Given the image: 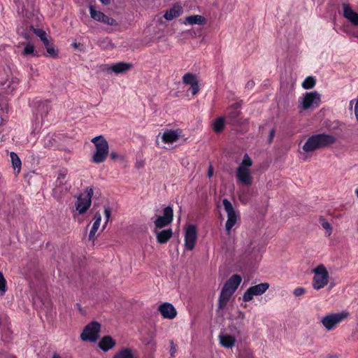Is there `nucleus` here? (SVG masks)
<instances>
[{"label":"nucleus","mask_w":358,"mask_h":358,"mask_svg":"<svg viewBox=\"0 0 358 358\" xmlns=\"http://www.w3.org/2000/svg\"><path fill=\"white\" fill-rule=\"evenodd\" d=\"M50 110V106L48 101H41L38 104L37 110L41 116H46Z\"/></svg>","instance_id":"30"},{"label":"nucleus","mask_w":358,"mask_h":358,"mask_svg":"<svg viewBox=\"0 0 358 358\" xmlns=\"http://www.w3.org/2000/svg\"><path fill=\"white\" fill-rule=\"evenodd\" d=\"M316 80L312 76L307 77L302 83V87L306 90L312 89L315 85Z\"/></svg>","instance_id":"36"},{"label":"nucleus","mask_w":358,"mask_h":358,"mask_svg":"<svg viewBox=\"0 0 358 358\" xmlns=\"http://www.w3.org/2000/svg\"><path fill=\"white\" fill-rule=\"evenodd\" d=\"M170 344H171V357H174V354L176 353V345L173 343V341H170Z\"/></svg>","instance_id":"44"},{"label":"nucleus","mask_w":358,"mask_h":358,"mask_svg":"<svg viewBox=\"0 0 358 358\" xmlns=\"http://www.w3.org/2000/svg\"><path fill=\"white\" fill-rule=\"evenodd\" d=\"M103 4L108 5L110 3V0H99Z\"/></svg>","instance_id":"49"},{"label":"nucleus","mask_w":358,"mask_h":358,"mask_svg":"<svg viewBox=\"0 0 358 358\" xmlns=\"http://www.w3.org/2000/svg\"><path fill=\"white\" fill-rule=\"evenodd\" d=\"M313 273L315 275L313 278V287L315 289L318 290L328 284L329 275L323 264L317 266L313 270Z\"/></svg>","instance_id":"5"},{"label":"nucleus","mask_w":358,"mask_h":358,"mask_svg":"<svg viewBox=\"0 0 358 358\" xmlns=\"http://www.w3.org/2000/svg\"><path fill=\"white\" fill-rule=\"evenodd\" d=\"M189 90L192 91V94L193 95L196 94L199 92V90H200V87L199 85V82L194 83V84H193L192 85H190Z\"/></svg>","instance_id":"42"},{"label":"nucleus","mask_w":358,"mask_h":358,"mask_svg":"<svg viewBox=\"0 0 358 358\" xmlns=\"http://www.w3.org/2000/svg\"><path fill=\"white\" fill-rule=\"evenodd\" d=\"M52 358H61L60 356L57 354H54Z\"/></svg>","instance_id":"50"},{"label":"nucleus","mask_w":358,"mask_h":358,"mask_svg":"<svg viewBox=\"0 0 358 358\" xmlns=\"http://www.w3.org/2000/svg\"><path fill=\"white\" fill-rule=\"evenodd\" d=\"M242 281V278L240 275L234 274L224 283L222 287L226 288L234 293L239 285Z\"/></svg>","instance_id":"19"},{"label":"nucleus","mask_w":358,"mask_h":358,"mask_svg":"<svg viewBox=\"0 0 358 358\" xmlns=\"http://www.w3.org/2000/svg\"><path fill=\"white\" fill-rule=\"evenodd\" d=\"M113 358H134V356L131 349L125 348L117 352Z\"/></svg>","instance_id":"31"},{"label":"nucleus","mask_w":358,"mask_h":358,"mask_svg":"<svg viewBox=\"0 0 358 358\" xmlns=\"http://www.w3.org/2000/svg\"><path fill=\"white\" fill-rule=\"evenodd\" d=\"M269 287V284L262 282L259 285L249 287L244 293L243 299L244 301H250L254 296L264 294Z\"/></svg>","instance_id":"11"},{"label":"nucleus","mask_w":358,"mask_h":358,"mask_svg":"<svg viewBox=\"0 0 358 358\" xmlns=\"http://www.w3.org/2000/svg\"><path fill=\"white\" fill-rule=\"evenodd\" d=\"M157 233V240L160 244L167 243L173 236V231L171 229H164Z\"/></svg>","instance_id":"25"},{"label":"nucleus","mask_w":358,"mask_h":358,"mask_svg":"<svg viewBox=\"0 0 358 358\" xmlns=\"http://www.w3.org/2000/svg\"><path fill=\"white\" fill-rule=\"evenodd\" d=\"M158 310L162 314V317L166 319L172 320L176 317L177 311L174 306L170 303H164L159 306Z\"/></svg>","instance_id":"16"},{"label":"nucleus","mask_w":358,"mask_h":358,"mask_svg":"<svg viewBox=\"0 0 358 358\" xmlns=\"http://www.w3.org/2000/svg\"><path fill=\"white\" fill-rule=\"evenodd\" d=\"M91 141L94 144L96 148V151L92 156V161L96 164L103 162L109 152L108 141L101 135L93 138Z\"/></svg>","instance_id":"2"},{"label":"nucleus","mask_w":358,"mask_h":358,"mask_svg":"<svg viewBox=\"0 0 358 358\" xmlns=\"http://www.w3.org/2000/svg\"><path fill=\"white\" fill-rule=\"evenodd\" d=\"M222 203L227 214V220L225 224L226 231L228 234H230L231 229L237 222L238 215L231 203L227 199H223Z\"/></svg>","instance_id":"9"},{"label":"nucleus","mask_w":358,"mask_h":358,"mask_svg":"<svg viewBox=\"0 0 358 358\" xmlns=\"http://www.w3.org/2000/svg\"><path fill=\"white\" fill-rule=\"evenodd\" d=\"M234 293L222 287L218 300V309H224Z\"/></svg>","instance_id":"21"},{"label":"nucleus","mask_w":358,"mask_h":358,"mask_svg":"<svg viewBox=\"0 0 358 358\" xmlns=\"http://www.w3.org/2000/svg\"><path fill=\"white\" fill-rule=\"evenodd\" d=\"M132 66L133 65L131 63L120 62L108 66L105 69L114 72L116 74H119L127 72L132 68Z\"/></svg>","instance_id":"17"},{"label":"nucleus","mask_w":358,"mask_h":358,"mask_svg":"<svg viewBox=\"0 0 358 358\" xmlns=\"http://www.w3.org/2000/svg\"><path fill=\"white\" fill-rule=\"evenodd\" d=\"M224 127V117H220L217 118L214 123V131L216 133L221 132Z\"/></svg>","instance_id":"35"},{"label":"nucleus","mask_w":358,"mask_h":358,"mask_svg":"<svg viewBox=\"0 0 358 358\" xmlns=\"http://www.w3.org/2000/svg\"><path fill=\"white\" fill-rule=\"evenodd\" d=\"M348 316L346 312L329 314L324 316L321 322L327 330L333 329L338 323Z\"/></svg>","instance_id":"10"},{"label":"nucleus","mask_w":358,"mask_h":358,"mask_svg":"<svg viewBox=\"0 0 358 358\" xmlns=\"http://www.w3.org/2000/svg\"><path fill=\"white\" fill-rule=\"evenodd\" d=\"M220 344L227 348H232L236 342V339L234 336L229 335H220Z\"/></svg>","instance_id":"28"},{"label":"nucleus","mask_w":358,"mask_h":358,"mask_svg":"<svg viewBox=\"0 0 358 358\" xmlns=\"http://www.w3.org/2000/svg\"><path fill=\"white\" fill-rule=\"evenodd\" d=\"M182 13V8L180 6L173 7L168 10L164 17L166 20H171L174 18L179 17Z\"/></svg>","instance_id":"27"},{"label":"nucleus","mask_w":358,"mask_h":358,"mask_svg":"<svg viewBox=\"0 0 358 358\" xmlns=\"http://www.w3.org/2000/svg\"><path fill=\"white\" fill-rule=\"evenodd\" d=\"M206 19L203 16L193 15L186 17L184 24L203 25L206 24Z\"/></svg>","instance_id":"24"},{"label":"nucleus","mask_w":358,"mask_h":358,"mask_svg":"<svg viewBox=\"0 0 358 358\" xmlns=\"http://www.w3.org/2000/svg\"><path fill=\"white\" fill-rule=\"evenodd\" d=\"M180 136V132L178 130H166L162 135V141L165 143H173L177 141Z\"/></svg>","instance_id":"20"},{"label":"nucleus","mask_w":358,"mask_h":358,"mask_svg":"<svg viewBox=\"0 0 358 358\" xmlns=\"http://www.w3.org/2000/svg\"><path fill=\"white\" fill-rule=\"evenodd\" d=\"M42 42L43 43L44 45H45V47L46 48V51H47L48 55L50 56V57H56L57 56L58 51L55 49V47L50 42L48 38H46L45 39L42 41Z\"/></svg>","instance_id":"29"},{"label":"nucleus","mask_w":358,"mask_h":358,"mask_svg":"<svg viewBox=\"0 0 358 358\" xmlns=\"http://www.w3.org/2000/svg\"><path fill=\"white\" fill-rule=\"evenodd\" d=\"M306 290L303 287H297L294 290V294L296 296H300L305 293Z\"/></svg>","instance_id":"43"},{"label":"nucleus","mask_w":358,"mask_h":358,"mask_svg":"<svg viewBox=\"0 0 358 358\" xmlns=\"http://www.w3.org/2000/svg\"><path fill=\"white\" fill-rule=\"evenodd\" d=\"M104 214H105L106 220V222H105V224H104V225L103 227V229H105L107 222L109 221V220L110 218V215H111V210H110V208H108H108H105V209H104Z\"/></svg>","instance_id":"41"},{"label":"nucleus","mask_w":358,"mask_h":358,"mask_svg":"<svg viewBox=\"0 0 358 358\" xmlns=\"http://www.w3.org/2000/svg\"><path fill=\"white\" fill-rule=\"evenodd\" d=\"M94 220V222L93 223V225L91 228V230H90V234H89V240L92 241V243H94L96 239L95 235H96V233L98 229L99 228L100 222L101 220V215L99 212L95 213Z\"/></svg>","instance_id":"23"},{"label":"nucleus","mask_w":358,"mask_h":358,"mask_svg":"<svg viewBox=\"0 0 358 358\" xmlns=\"http://www.w3.org/2000/svg\"><path fill=\"white\" fill-rule=\"evenodd\" d=\"M173 219V210L172 207L167 206L163 210V215L159 216L154 222L157 228H163L171 224Z\"/></svg>","instance_id":"13"},{"label":"nucleus","mask_w":358,"mask_h":358,"mask_svg":"<svg viewBox=\"0 0 358 358\" xmlns=\"http://www.w3.org/2000/svg\"><path fill=\"white\" fill-rule=\"evenodd\" d=\"M10 156L11 158L13 167L15 170L17 169V174H18L21 169V160L17 155L14 152H11Z\"/></svg>","instance_id":"32"},{"label":"nucleus","mask_w":358,"mask_h":358,"mask_svg":"<svg viewBox=\"0 0 358 358\" xmlns=\"http://www.w3.org/2000/svg\"><path fill=\"white\" fill-rule=\"evenodd\" d=\"M354 100H351L350 102V106L352 107L353 103H354Z\"/></svg>","instance_id":"52"},{"label":"nucleus","mask_w":358,"mask_h":358,"mask_svg":"<svg viewBox=\"0 0 358 358\" xmlns=\"http://www.w3.org/2000/svg\"><path fill=\"white\" fill-rule=\"evenodd\" d=\"M110 156L111 159H113V160L117 159L119 157L117 153L116 152H113V151L110 152Z\"/></svg>","instance_id":"47"},{"label":"nucleus","mask_w":358,"mask_h":358,"mask_svg":"<svg viewBox=\"0 0 358 358\" xmlns=\"http://www.w3.org/2000/svg\"><path fill=\"white\" fill-rule=\"evenodd\" d=\"M17 85V82L13 80H7L5 82L0 83V90L5 94L12 93Z\"/></svg>","instance_id":"26"},{"label":"nucleus","mask_w":358,"mask_h":358,"mask_svg":"<svg viewBox=\"0 0 358 358\" xmlns=\"http://www.w3.org/2000/svg\"><path fill=\"white\" fill-rule=\"evenodd\" d=\"M17 33L27 41L31 39V33L38 36L41 41L48 38L47 34L43 29H36L32 24L28 22L23 23L22 25L17 29Z\"/></svg>","instance_id":"8"},{"label":"nucleus","mask_w":358,"mask_h":358,"mask_svg":"<svg viewBox=\"0 0 358 358\" xmlns=\"http://www.w3.org/2000/svg\"><path fill=\"white\" fill-rule=\"evenodd\" d=\"M355 114L356 119L358 121V97L356 101L355 106Z\"/></svg>","instance_id":"46"},{"label":"nucleus","mask_w":358,"mask_h":358,"mask_svg":"<svg viewBox=\"0 0 358 358\" xmlns=\"http://www.w3.org/2000/svg\"><path fill=\"white\" fill-rule=\"evenodd\" d=\"M101 324L98 322H91L83 329L80 338L84 341L95 342L99 337Z\"/></svg>","instance_id":"7"},{"label":"nucleus","mask_w":358,"mask_h":358,"mask_svg":"<svg viewBox=\"0 0 358 358\" xmlns=\"http://www.w3.org/2000/svg\"><path fill=\"white\" fill-rule=\"evenodd\" d=\"M247 358H253L251 353H248V357Z\"/></svg>","instance_id":"51"},{"label":"nucleus","mask_w":358,"mask_h":358,"mask_svg":"<svg viewBox=\"0 0 358 358\" xmlns=\"http://www.w3.org/2000/svg\"><path fill=\"white\" fill-rule=\"evenodd\" d=\"M30 40L28 41V43H27L26 46L24 48V50L22 51L23 55H32L33 56L35 55L34 54V46L32 45L30 41Z\"/></svg>","instance_id":"39"},{"label":"nucleus","mask_w":358,"mask_h":358,"mask_svg":"<svg viewBox=\"0 0 358 358\" xmlns=\"http://www.w3.org/2000/svg\"><path fill=\"white\" fill-rule=\"evenodd\" d=\"M90 15L91 17L99 22H102L109 25H117V23L113 18L106 15L104 13L100 11L94 10L92 7H90Z\"/></svg>","instance_id":"15"},{"label":"nucleus","mask_w":358,"mask_h":358,"mask_svg":"<svg viewBox=\"0 0 358 358\" xmlns=\"http://www.w3.org/2000/svg\"><path fill=\"white\" fill-rule=\"evenodd\" d=\"M241 104L235 103L229 106L227 110V122L233 126H240L245 124L248 121L241 117V112L240 110Z\"/></svg>","instance_id":"3"},{"label":"nucleus","mask_w":358,"mask_h":358,"mask_svg":"<svg viewBox=\"0 0 358 358\" xmlns=\"http://www.w3.org/2000/svg\"><path fill=\"white\" fill-rule=\"evenodd\" d=\"M320 94L316 92H306L299 99V107L303 110H313L319 106Z\"/></svg>","instance_id":"4"},{"label":"nucleus","mask_w":358,"mask_h":358,"mask_svg":"<svg viewBox=\"0 0 358 358\" xmlns=\"http://www.w3.org/2000/svg\"><path fill=\"white\" fill-rule=\"evenodd\" d=\"M252 166V160L248 154H245L241 164L238 167H242L243 169H249Z\"/></svg>","instance_id":"37"},{"label":"nucleus","mask_w":358,"mask_h":358,"mask_svg":"<svg viewBox=\"0 0 358 358\" xmlns=\"http://www.w3.org/2000/svg\"><path fill=\"white\" fill-rule=\"evenodd\" d=\"M115 344V341L110 336H105L99 341V346L103 351L107 352L113 348Z\"/></svg>","instance_id":"22"},{"label":"nucleus","mask_w":358,"mask_h":358,"mask_svg":"<svg viewBox=\"0 0 358 358\" xmlns=\"http://www.w3.org/2000/svg\"><path fill=\"white\" fill-rule=\"evenodd\" d=\"M7 290L6 287V280L3 275V273L0 271V292L1 295L5 294Z\"/></svg>","instance_id":"40"},{"label":"nucleus","mask_w":358,"mask_h":358,"mask_svg":"<svg viewBox=\"0 0 358 358\" xmlns=\"http://www.w3.org/2000/svg\"><path fill=\"white\" fill-rule=\"evenodd\" d=\"M237 180L243 185L250 186L253 182L250 169L238 167L236 174Z\"/></svg>","instance_id":"14"},{"label":"nucleus","mask_w":358,"mask_h":358,"mask_svg":"<svg viewBox=\"0 0 358 358\" xmlns=\"http://www.w3.org/2000/svg\"><path fill=\"white\" fill-rule=\"evenodd\" d=\"M2 324H3V322H2L1 318L0 317V326H1V325H2Z\"/></svg>","instance_id":"53"},{"label":"nucleus","mask_w":358,"mask_h":358,"mask_svg":"<svg viewBox=\"0 0 358 358\" xmlns=\"http://www.w3.org/2000/svg\"><path fill=\"white\" fill-rule=\"evenodd\" d=\"M336 140L334 136L324 133L313 135L307 139L303 146V150L306 152H313L334 143Z\"/></svg>","instance_id":"1"},{"label":"nucleus","mask_w":358,"mask_h":358,"mask_svg":"<svg viewBox=\"0 0 358 358\" xmlns=\"http://www.w3.org/2000/svg\"><path fill=\"white\" fill-rule=\"evenodd\" d=\"M182 81L186 85H192L194 83L199 82L196 76L192 73H187L182 77Z\"/></svg>","instance_id":"34"},{"label":"nucleus","mask_w":358,"mask_h":358,"mask_svg":"<svg viewBox=\"0 0 358 358\" xmlns=\"http://www.w3.org/2000/svg\"><path fill=\"white\" fill-rule=\"evenodd\" d=\"M343 16L353 25L358 26V13L355 12L350 4L344 3L342 5Z\"/></svg>","instance_id":"18"},{"label":"nucleus","mask_w":358,"mask_h":358,"mask_svg":"<svg viewBox=\"0 0 358 358\" xmlns=\"http://www.w3.org/2000/svg\"><path fill=\"white\" fill-rule=\"evenodd\" d=\"M319 222L322 227L326 230L327 236H330L333 231V228L331 224L326 220L324 216L319 217Z\"/></svg>","instance_id":"33"},{"label":"nucleus","mask_w":358,"mask_h":358,"mask_svg":"<svg viewBox=\"0 0 358 358\" xmlns=\"http://www.w3.org/2000/svg\"><path fill=\"white\" fill-rule=\"evenodd\" d=\"M213 175V167L212 165H210L208 170V176L209 178H211Z\"/></svg>","instance_id":"48"},{"label":"nucleus","mask_w":358,"mask_h":358,"mask_svg":"<svg viewBox=\"0 0 358 358\" xmlns=\"http://www.w3.org/2000/svg\"><path fill=\"white\" fill-rule=\"evenodd\" d=\"M94 191L92 187H87L84 193L79 195L75 203L76 209L79 214H83L90 208Z\"/></svg>","instance_id":"6"},{"label":"nucleus","mask_w":358,"mask_h":358,"mask_svg":"<svg viewBox=\"0 0 358 358\" xmlns=\"http://www.w3.org/2000/svg\"><path fill=\"white\" fill-rule=\"evenodd\" d=\"M67 173L68 171L66 169H63L59 171L57 182H59V185H63L66 183V182L63 181V180L66 178Z\"/></svg>","instance_id":"38"},{"label":"nucleus","mask_w":358,"mask_h":358,"mask_svg":"<svg viewBox=\"0 0 358 358\" xmlns=\"http://www.w3.org/2000/svg\"><path fill=\"white\" fill-rule=\"evenodd\" d=\"M275 129H272L270 131L269 136H268V141L269 143L272 142V141L273 139V137L275 136Z\"/></svg>","instance_id":"45"},{"label":"nucleus","mask_w":358,"mask_h":358,"mask_svg":"<svg viewBox=\"0 0 358 358\" xmlns=\"http://www.w3.org/2000/svg\"><path fill=\"white\" fill-rule=\"evenodd\" d=\"M13 358H15V357H13Z\"/></svg>","instance_id":"54"},{"label":"nucleus","mask_w":358,"mask_h":358,"mask_svg":"<svg viewBox=\"0 0 358 358\" xmlns=\"http://www.w3.org/2000/svg\"><path fill=\"white\" fill-rule=\"evenodd\" d=\"M197 240V229L194 224L189 225L185 233V246L187 250H192Z\"/></svg>","instance_id":"12"}]
</instances>
